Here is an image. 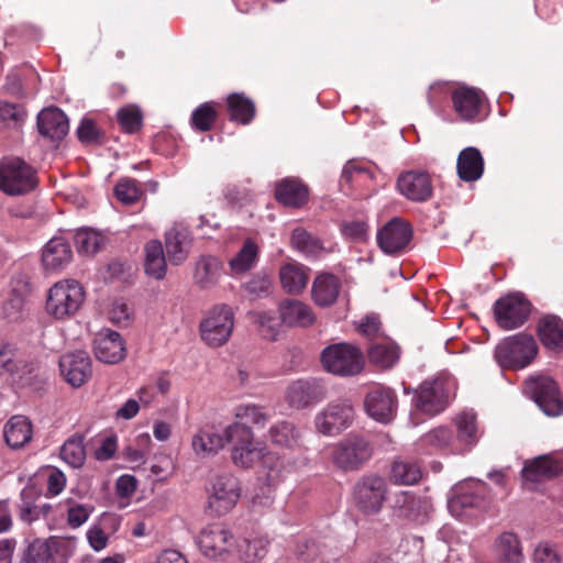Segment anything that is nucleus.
I'll use <instances>...</instances> for the list:
<instances>
[{
    "label": "nucleus",
    "mask_w": 563,
    "mask_h": 563,
    "mask_svg": "<svg viewBox=\"0 0 563 563\" xmlns=\"http://www.w3.org/2000/svg\"><path fill=\"white\" fill-rule=\"evenodd\" d=\"M84 301L85 290L77 280H60L49 288L45 311L55 320L64 321L76 316Z\"/></svg>",
    "instance_id": "f257e3e1"
},
{
    "label": "nucleus",
    "mask_w": 563,
    "mask_h": 563,
    "mask_svg": "<svg viewBox=\"0 0 563 563\" xmlns=\"http://www.w3.org/2000/svg\"><path fill=\"white\" fill-rule=\"evenodd\" d=\"M38 185L36 170L20 157L0 159V190L8 196H24Z\"/></svg>",
    "instance_id": "f03ea898"
},
{
    "label": "nucleus",
    "mask_w": 563,
    "mask_h": 563,
    "mask_svg": "<svg viewBox=\"0 0 563 563\" xmlns=\"http://www.w3.org/2000/svg\"><path fill=\"white\" fill-rule=\"evenodd\" d=\"M539 352L534 338L518 333L504 339L495 349L494 356L503 368L521 369L530 365Z\"/></svg>",
    "instance_id": "7ed1b4c3"
},
{
    "label": "nucleus",
    "mask_w": 563,
    "mask_h": 563,
    "mask_svg": "<svg viewBox=\"0 0 563 563\" xmlns=\"http://www.w3.org/2000/svg\"><path fill=\"white\" fill-rule=\"evenodd\" d=\"M321 363L329 373L349 377L360 374L365 362L364 355L357 346L341 342L331 344L322 351Z\"/></svg>",
    "instance_id": "20e7f679"
},
{
    "label": "nucleus",
    "mask_w": 563,
    "mask_h": 563,
    "mask_svg": "<svg viewBox=\"0 0 563 563\" xmlns=\"http://www.w3.org/2000/svg\"><path fill=\"white\" fill-rule=\"evenodd\" d=\"M208 507L217 516L231 511L241 497L239 479L230 473L217 474L207 486Z\"/></svg>",
    "instance_id": "39448f33"
},
{
    "label": "nucleus",
    "mask_w": 563,
    "mask_h": 563,
    "mask_svg": "<svg viewBox=\"0 0 563 563\" xmlns=\"http://www.w3.org/2000/svg\"><path fill=\"white\" fill-rule=\"evenodd\" d=\"M262 459L263 467L266 470V482L268 486H275L283 479L284 463L275 453L262 454L254 442L252 444L232 446L231 460L238 467L250 468Z\"/></svg>",
    "instance_id": "423d86ee"
},
{
    "label": "nucleus",
    "mask_w": 563,
    "mask_h": 563,
    "mask_svg": "<svg viewBox=\"0 0 563 563\" xmlns=\"http://www.w3.org/2000/svg\"><path fill=\"white\" fill-rule=\"evenodd\" d=\"M388 485L378 475H366L360 478L353 489L355 507L365 516L380 512L387 498Z\"/></svg>",
    "instance_id": "0eeeda50"
},
{
    "label": "nucleus",
    "mask_w": 563,
    "mask_h": 563,
    "mask_svg": "<svg viewBox=\"0 0 563 563\" xmlns=\"http://www.w3.org/2000/svg\"><path fill=\"white\" fill-rule=\"evenodd\" d=\"M373 454L371 442L362 435L349 434L333 449V463L345 472L360 470Z\"/></svg>",
    "instance_id": "6e6552de"
},
{
    "label": "nucleus",
    "mask_w": 563,
    "mask_h": 563,
    "mask_svg": "<svg viewBox=\"0 0 563 563\" xmlns=\"http://www.w3.org/2000/svg\"><path fill=\"white\" fill-rule=\"evenodd\" d=\"M531 313L530 301L520 292L499 298L494 305L497 324L504 330H514L523 325Z\"/></svg>",
    "instance_id": "1a4fd4ad"
},
{
    "label": "nucleus",
    "mask_w": 563,
    "mask_h": 563,
    "mask_svg": "<svg viewBox=\"0 0 563 563\" xmlns=\"http://www.w3.org/2000/svg\"><path fill=\"white\" fill-rule=\"evenodd\" d=\"M233 325L231 308L227 305L216 306L200 323L201 339L210 346H221L229 340Z\"/></svg>",
    "instance_id": "9d476101"
},
{
    "label": "nucleus",
    "mask_w": 563,
    "mask_h": 563,
    "mask_svg": "<svg viewBox=\"0 0 563 563\" xmlns=\"http://www.w3.org/2000/svg\"><path fill=\"white\" fill-rule=\"evenodd\" d=\"M452 383L448 378L424 380L413 398L415 406L423 413L434 416L449 405Z\"/></svg>",
    "instance_id": "9b49d317"
},
{
    "label": "nucleus",
    "mask_w": 563,
    "mask_h": 563,
    "mask_svg": "<svg viewBox=\"0 0 563 563\" xmlns=\"http://www.w3.org/2000/svg\"><path fill=\"white\" fill-rule=\"evenodd\" d=\"M396 393L383 385L373 386L365 396L364 408L369 417L382 423L391 421L397 411Z\"/></svg>",
    "instance_id": "f8f14e48"
},
{
    "label": "nucleus",
    "mask_w": 563,
    "mask_h": 563,
    "mask_svg": "<svg viewBox=\"0 0 563 563\" xmlns=\"http://www.w3.org/2000/svg\"><path fill=\"white\" fill-rule=\"evenodd\" d=\"M353 417L354 410L350 401L332 402L316 416V429L324 435H335L352 423Z\"/></svg>",
    "instance_id": "ddd939ff"
},
{
    "label": "nucleus",
    "mask_w": 563,
    "mask_h": 563,
    "mask_svg": "<svg viewBox=\"0 0 563 563\" xmlns=\"http://www.w3.org/2000/svg\"><path fill=\"white\" fill-rule=\"evenodd\" d=\"M455 113L462 121L481 120V113L486 100L485 93L475 87L459 86L451 92Z\"/></svg>",
    "instance_id": "4468645a"
},
{
    "label": "nucleus",
    "mask_w": 563,
    "mask_h": 563,
    "mask_svg": "<svg viewBox=\"0 0 563 563\" xmlns=\"http://www.w3.org/2000/svg\"><path fill=\"white\" fill-rule=\"evenodd\" d=\"M563 474V451L553 452L526 461L521 471L526 482L540 483Z\"/></svg>",
    "instance_id": "2eb2a0df"
},
{
    "label": "nucleus",
    "mask_w": 563,
    "mask_h": 563,
    "mask_svg": "<svg viewBox=\"0 0 563 563\" xmlns=\"http://www.w3.org/2000/svg\"><path fill=\"white\" fill-rule=\"evenodd\" d=\"M412 239V229L408 222L400 218L388 221L377 232V243L386 254L401 253Z\"/></svg>",
    "instance_id": "dca6fc26"
},
{
    "label": "nucleus",
    "mask_w": 563,
    "mask_h": 563,
    "mask_svg": "<svg viewBox=\"0 0 563 563\" xmlns=\"http://www.w3.org/2000/svg\"><path fill=\"white\" fill-rule=\"evenodd\" d=\"M533 398L539 408L549 417L563 415V399L558 384L550 377H539L531 382Z\"/></svg>",
    "instance_id": "f3484780"
},
{
    "label": "nucleus",
    "mask_w": 563,
    "mask_h": 563,
    "mask_svg": "<svg viewBox=\"0 0 563 563\" xmlns=\"http://www.w3.org/2000/svg\"><path fill=\"white\" fill-rule=\"evenodd\" d=\"M59 369L69 385L80 387L92 375L91 358L85 351L66 353L59 358Z\"/></svg>",
    "instance_id": "a211bd4d"
},
{
    "label": "nucleus",
    "mask_w": 563,
    "mask_h": 563,
    "mask_svg": "<svg viewBox=\"0 0 563 563\" xmlns=\"http://www.w3.org/2000/svg\"><path fill=\"white\" fill-rule=\"evenodd\" d=\"M22 563H66L63 543L55 537L36 538L29 542L22 553Z\"/></svg>",
    "instance_id": "6ab92c4d"
},
{
    "label": "nucleus",
    "mask_w": 563,
    "mask_h": 563,
    "mask_svg": "<svg viewBox=\"0 0 563 563\" xmlns=\"http://www.w3.org/2000/svg\"><path fill=\"white\" fill-rule=\"evenodd\" d=\"M233 543V534L220 523L207 526L198 537V545L201 552L212 559L229 552Z\"/></svg>",
    "instance_id": "aec40b11"
},
{
    "label": "nucleus",
    "mask_w": 563,
    "mask_h": 563,
    "mask_svg": "<svg viewBox=\"0 0 563 563\" xmlns=\"http://www.w3.org/2000/svg\"><path fill=\"white\" fill-rule=\"evenodd\" d=\"M397 189L407 199L423 202L431 198L433 192L431 177L427 172L408 170L399 175Z\"/></svg>",
    "instance_id": "412c9836"
},
{
    "label": "nucleus",
    "mask_w": 563,
    "mask_h": 563,
    "mask_svg": "<svg viewBox=\"0 0 563 563\" xmlns=\"http://www.w3.org/2000/svg\"><path fill=\"white\" fill-rule=\"evenodd\" d=\"M93 352L100 362L117 364L125 357V344L118 332L107 329L96 335Z\"/></svg>",
    "instance_id": "4be33fe9"
},
{
    "label": "nucleus",
    "mask_w": 563,
    "mask_h": 563,
    "mask_svg": "<svg viewBox=\"0 0 563 563\" xmlns=\"http://www.w3.org/2000/svg\"><path fill=\"white\" fill-rule=\"evenodd\" d=\"M36 124L40 134L52 141H62L69 131L68 118L56 107L43 109L37 114Z\"/></svg>",
    "instance_id": "5701e85b"
},
{
    "label": "nucleus",
    "mask_w": 563,
    "mask_h": 563,
    "mask_svg": "<svg viewBox=\"0 0 563 563\" xmlns=\"http://www.w3.org/2000/svg\"><path fill=\"white\" fill-rule=\"evenodd\" d=\"M191 242L189 229L183 224H174L165 233V249L169 262L174 265L183 263L189 255Z\"/></svg>",
    "instance_id": "b1692460"
},
{
    "label": "nucleus",
    "mask_w": 563,
    "mask_h": 563,
    "mask_svg": "<svg viewBox=\"0 0 563 563\" xmlns=\"http://www.w3.org/2000/svg\"><path fill=\"white\" fill-rule=\"evenodd\" d=\"M224 445L223 430L214 424L201 427L191 440L192 450L200 457L216 455Z\"/></svg>",
    "instance_id": "393cba45"
},
{
    "label": "nucleus",
    "mask_w": 563,
    "mask_h": 563,
    "mask_svg": "<svg viewBox=\"0 0 563 563\" xmlns=\"http://www.w3.org/2000/svg\"><path fill=\"white\" fill-rule=\"evenodd\" d=\"M393 510L398 518L422 523L427 518L428 506L411 492H400L395 495Z\"/></svg>",
    "instance_id": "a878e982"
},
{
    "label": "nucleus",
    "mask_w": 563,
    "mask_h": 563,
    "mask_svg": "<svg viewBox=\"0 0 563 563\" xmlns=\"http://www.w3.org/2000/svg\"><path fill=\"white\" fill-rule=\"evenodd\" d=\"M279 316L288 327L308 328L316 321L312 308L297 299H285L279 303Z\"/></svg>",
    "instance_id": "bb28decb"
},
{
    "label": "nucleus",
    "mask_w": 563,
    "mask_h": 563,
    "mask_svg": "<svg viewBox=\"0 0 563 563\" xmlns=\"http://www.w3.org/2000/svg\"><path fill=\"white\" fill-rule=\"evenodd\" d=\"M342 284L338 276L331 273L319 274L312 283L311 297L319 307H330L338 300Z\"/></svg>",
    "instance_id": "cd10ccee"
},
{
    "label": "nucleus",
    "mask_w": 563,
    "mask_h": 563,
    "mask_svg": "<svg viewBox=\"0 0 563 563\" xmlns=\"http://www.w3.org/2000/svg\"><path fill=\"white\" fill-rule=\"evenodd\" d=\"M542 345L554 352H563V320L555 314L542 317L537 324Z\"/></svg>",
    "instance_id": "c85d7f7f"
},
{
    "label": "nucleus",
    "mask_w": 563,
    "mask_h": 563,
    "mask_svg": "<svg viewBox=\"0 0 563 563\" xmlns=\"http://www.w3.org/2000/svg\"><path fill=\"white\" fill-rule=\"evenodd\" d=\"M484 158L478 148L468 146L463 148L456 161V173L461 180L473 183L484 173Z\"/></svg>",
    "instance_id": "c756f323"
},
{
    "label": "nucleus",
    "mask_w": 563,
    "mask_h": 563,
    "mask_svg": "<svg viewBox=\"0 0 563 563\" xmlns=\"http://www.w3.org/2000/svg\"><path fill=\"white\" fill-rule=\"evenodd\" d=\"M73 252L69 243L62 236L51 239L42 253V263L47 271H59L70 263Z\"/></svg>",
    "instance_id": "7c9ffc66"
},
{
    "label": "nucleus",
    "mask_w": 563,
    "mask_h": 563,
    "mask_svg": "<svg viewBox=\"0 0 563 563\" xmlns=\"http://www.w3.org/2000/svg\"><path fill=\"white\" fill-rule=\"evenodd\" d=\"M309 197L308 187L296 178H285L276 185L275 198L287 207L300 208Z\"/></svg>",
    "instance_id": "2f4dec72"
},
{
    "label": "nucleus",
    "mask_w": 563,
    "mask_h": 563,
    "mask_svg": "<svg viewBox=\"0 0 563 563\" xmlns=\"http://www.w3.org/2000/svg\"><path fill=\"white\" fill-rule=\"evenodd\" d=\"M225 107L230 121L238 124L247 125L256 115L255 102L243 92L230 93Z\"/></svg>",
    "instance_id": "473e14b6"
},
{
    "label": "nucleus",
    "mask_w": 563,
    "mask_h": 563,
    "mask_svg": "<svg viewBox=\"0 0 563 563\" xmlns=\"http://www.w3.org/2000/svg\"><path fill=\"white\" fill-rule=\"evenodd\" d=\"M310 269L300 263H287L279 268L283 289L288 294H300L307 287Z\"/></svg>",
    "instance_id": "72a5a7b5"
},
{
    "label": "nucleus",
    "mask_w": 563,
    "mask_h": 563,
    "mask_svg": "<svg viewBox=\"0 0 563 563\" xmlns=\"http://www.w3.org/2000/svg\"><path fill=\"white\" fill-rule=\"evenodd\" d=\"M33 434L32 423L24 416H13L3 428L7 444L13 449L24 446L31 441Z\"/></svg>",
    "instance_id": "f704fd0d"
},
{
    "label": "nucleus",
    "mask_w": 563,
    "mask_h": 563,
    "mask_svg": "<svg viewBox=\"0 0 563 563\" xmlns=\"http://www.w3.org/2000/svg\"><path fill=\"white\" fill-rule=\"evenodd\" d=\"M367 355L371 364L382 369H388L398 362L399 347L389 339L383 338L369 345Z\"/></svg>",
    "instance_id": "c9c22d12"
},
{
    "label": "nucleus",
    "mask_w": 563,
    "mask_h": 563,
    "mask_svg": "<svg viewBox=\"0 0 563 563\" xmlns=\"http://www.w3.org/2000/svg\"><path fill=\"white\" fill-rule=\"evenodd\" d=\"M33 371V364L19 360L9 344L0 345V376L8 374L13 380L22 382L24 376Z\"/></svg>",
    "instance_id": "e433bc0d"
},
{
    "label": "nucleus",
    "mask_w": 563,
    "mask_h": 563,
    "mask_svg": "<svg viewBox=\"0 0 563 563\" xmlns=\"http://www.w3.org/2000/svg\"><path fill=\"white\" fill-rule=\"evenodd\" d=\"M495 553L500 563H521L523 560L520 540L512 532H504L498 537Z\"/></svg>",
    "instance_id": "4c0bfd02"
},
{
    "label": "nucleus",
    "mask_w": 563,
    "mask_h": 563,
    "mask_svg": "<svg viewBox=\"0 0 563 563\" xmlns=\"http://www.w3.org/2000/svg\"><path fill=\"white\" fill-rule=\"evenodd\" d=\"M221 276V263L214 256H201L196 264L195 283L202 289L213 287Z\"/></svg>",
    "instance_id": "58836bf2"
},
{
    "label": "nucleus",
    "mask_w": 563,
    "mask_h": 563,
    "mask_svg": "<svg viewBox=\"0 0 563 563\" xmlns=\"http://www.w3.org/2000/svg\"><path fill=\"white\" fill-rule=\"evenodd\" d=\"M145 273L159 280L166 275V257L163 245L157 240L148 241L144 246Z\"/></svg>",
    "instance_id": "ea45409f"
},
{
    "label": "nucleus",
    "mask_w": 563,
    "mask_h": 563,
    "mask_svg": "<svg viewBox=\"0 0 563 563\" xmlns=\"http://www.w3.org/2000/svg\"><path fill=\"white\" fill-rule=\"evenodd\" d=\"M268 435L273 444L282 448L294 450L302 445L300 431L288 421L272 426Z\"/></svg>",
    "instance_id": "a19ab883"
},
{
    "label": "nucleus",
    "mask_w": 563,
    "mask_h": 563,
    "mask_svg": "<svg viewBox=\"0 0 563 563\" xmlns=\"http://www.w3.org/2000/svg\"><path fill=\"white\" fill-rule=\"evenodd\" d=\"M290 243L294 249L307 257L317 258L324 252L322 241L301 227L292 230Z\"/></svg>",
    "instance_id": "79ce46f5"
},
{
    "label": "nucleus",
    "mask_w": 563,
    "mask_h": 563,
    "mask_svg": "<svg viewBox=\"0 0 563 563\" xmlns=\"http://www.w3.org/2000/svg\"><path fill=\"white\" fill-rule=\"evenodd\" d=\"M457 434L455 440L463 451L478 440L476 416L473 412H462L455 419Z\"/></svg>",
    "instance_id": "37998d69"
},
{
    "label": "nucleus",
    "mask_w": 563,
    "mask_h": 563,
    "mask_svg": "<svg viewBox=\"0 0 563 563\" xmlns=\"http://www.w3.org/2000/svg\"><path fill=\"white\" fill-rule=\"evenodd\" d=\"M287 401L290 407L302 409L317 398L316 387L307 380H296L287 388Z\"/></svg>",
    "instance_id": "c03bdc74"
},
{
    "label": "nucleus",
    "mask_w": 563,
    "mask_h": 563,
    "mask_svg": "<svg viewBox=\"0 0 563 563\" xmlns=\"http://www.w3.org/2000/svg\"><path fill=\"white\" fill-rule=\"evenodd\" d=\"M84 435L79 433L68 438L60 448V457L74 468L81 467L86 461Z\"/></svg>",
    "instance_id": "a18cd8bd"
},
{
    "label": "nucleus",
    "mask_w": 563,
    "mask_h": 563,
    "mask_svg": "<svg viewBox=\"0 0 563 563\" xmlns=\"http://www.w3.org/2000/svg\"><path fill=\"white\" fill-rule=\"evenodd\" d=\"M422 471L415 461L399 460L391 465V479L398 485H413L421 479Z\"/></svg>",
    "instance_id": "49530a36"
},
{
    "label": "nucleus",
    "mask_w": 563,
    "mask_h": 563,
    "mask_svg": "<svg viewBox=\"0 0 563 563\" xmlns=\"http://www.w3.org/2000/svg\"><path fill=\"white\" fill-rule=\"evenodd\" d=\"M258 257V246L252 239H246L238 252L230 261L231 271L234 274H242L250 271Z\"/></svg>",
    "instance_id": "de8ad7c7"
},
{
    "label": "nucleus",
    "mask_w": 563,
    "mask_h": 563,
    "mask_svg": "<svg viewBox=\"0 0 563 563\" xmlns=\"http://www.w3.org/2000/svg\"><path fill=\"white\" fill-rule=\"evenodd\" d=\"M234 416L239 422L247 426L251 423L257 428H263L269 421L272 415L268 410L255 404H243L234 409Z\"/></svg>",
    "instance_id": "09e8293b"
},
{
    "label": "nucleus",
    "mask_w": 563,
    "mask_h": 563,
    "mask_svg": "<svg viewBox=\"0 0 563 563\" xmlns=\"http://www.w3.org/2000/svg\"><path fill=\"white\" fill-rule=\"evenodd\" d=\"M143 112L136 104H126L117 111L120 129L128 134H136L143 128Z\"/></svg>",
    "instance_id": "8fccbe9b"
},
{
    "label": "nucleus",
    "mask_w": 563,
    "mask_h": 563,
    "mask_svg": "<svg viewBox=\"0 0 563 563\" xmlns=\"http://www.w3.org/2000/svg\"><path fill=\"white\" fill-rule=\"evenodd\" d=\"M30 284L24 280H16L8 300L3 303V312L8 319L14 320L24 307L25 299L30 294Z\"/></svg>",
    "instance_id": "3c124183"
},
{
    "label": "nucleus",
    "mask_w": 563,
    "mask_h": 563,
    "mask_svg": "<svg viewBox=\"0 0 563 563\" xmlns=\"http://www.w3.org/2000/svg\"><path fill=\"white\" fill-rule=\"evenodd\" d=\"M421 441L435 449H450L452 452L463 451V448L457 444L453 431L448 427H438L429 431L421 438Z\"/></svg>",
    "instance_id": "603ef678"
},
{
    "label": "nucleus",
    "mask_w": 563,
    "mask_h": 563,
    "mask_svg": "<svg viewBox=\"0 0 563 563\" xmlns=\"http://www.w3.org/2000/svg\"><path fill=\"white\" fill-rule=\"evenodd\" d=\"M269 540L265 536H255L245 538L239 544L241 551V559L245 563H254L264 559L268 552Z\"/></svg>",
    "instance_id": "864d4df0"
},
{
    "label": "nucleus",
    "mask_w": 563,
    "mask_h": 563,
    "mask_svg": "<svg viewBox=\"0 0 563 563\" xmlns=\"http://www.w3.org/2000/svg\"><path fill=\"white\" fill-rule=\"evenodd\" d=\"M25 118L26 111L23 106L0 101V130H20Z\"/></svg>",
    "instance_id": "5fc2aeb1"
},
{
    "label": "nucleus",
    "mask_w": 563,
    "mask_h": 563,
    "mask_svg": "<svg viewBox=\"0 0 563 563\" xmlns=\"http://www.w3.org/2000/svg\"><path fill=\"white\" fill-rule=\"evenodd\" d=\"M218 115V110L212 102H203L192 111L191 126L199 132H208L213 128Z\"/></svg>",
    "instance_id": "6e6d98bb"
},
{
    "label": "nucleus",
    "mask_w": 563,
    "mask_h": 563,
    "mask_svg": "<svg viewBox=\"0 0 563 563\" xmlns=\"http://www.w3.org/2000/svg\"><path fill=\"white\" fill-rule=\"evenodd\" d=\"M114 196L123 205L131 206L144 196V191L137 180L122 178L114 187Z\"/></svg>",
    "instance_id": "4d7b16f0"
},
{
    "label": "nucleus",
    "mask_w": 563,
    "mask_h": 563,
    "mask_svg": "<svg viewBox=\"0 0 563 563\" xmlns=\"http://www.w3.org/2000/svg\"><path fill=\"white\" fill-rule=\"evenodd\" d=\"M34 488L24 487L20 493L21 503L18 505V517L19 519L31 525L40 520L36 504L34 503Z\"/></svg>",
    "instance_id": "13d9d810"
},
{
    "label": "nucleus",
    "mask_w": 563,
    "mask_h": 563,
    "mask_svg": "<svg viewBox=\"0 0 563 563\" xmlns=\"http://www.w3.org/2000/svg\"><path fill=\"white\" fill-rule=\"evenodd\" d=\"M225 444L232 443L233 446L252 444L254 442V433L251 427L243 422L235 421L223 429Z\"/></svg>",
    "instance_id": "bf43d9fd"
},
{
    "label": "nucleus",
    "mask_w": 563,
    "mask_h": 563,
    "mask_svg": "<svg viewBox=\"0 0 563 563\" xmlns=\"http://www.w3.org/2000/svg\"><path fill=\"white\" fill-rule=\"evenodd\" d=\"M484 504V498L477 494L466 493L457 495L449 500V509L452 515L462 517L470 509L479 508Z\"/></svg>",
    "instance_id": "052dcab7"
},
{
    "label": "nucleus",
    "mask_w": 563,
    "mask_h": 563,
    "mask_svg": "<svg viewBox=\"0 0 563 563\" xmlns=\"http://www.w3.org/2000/svg\"><path fill=\"white\" fill-rule=\"evenodd\" d=\"M74 241L78 253L95 254L99 251L102 238L90 229H80L75 233Z\"/></svg>",
    "instance_id": "680f3d73"
},
{
    "label": "nucleus",
    "mask_w": 563,
    "mask_h": 563,
    "mask_svg": "<svg viewBox=\"0 0 563 563\" xmlns=\"http://www.w3.org/2000/svg\"><path fill=\"white\" fill-rule=\"evenodd\" d=\"M357 331L364 338L377 342L384 336L379 317L372 313L365 316L357 325Z\"/></svg>",
    "instance_id": "e2e57ef3"
},
{
    "label": "nucleus",
    "mask_w": 563,
    "mask_h": 563,
    "mask_svg": "<svg viewBox=\"0 0 563 563\" xmlns=\"http://www.w3.org/2000/svg\"><path fill=\"white\" fill-rule=\"evenodd\" d=\"M77 136L78 140L85 144H101L103 142V133L90 119L81 120L77 129Z\"/></svg>",
    "instance_id": "0e129e2a"
},
{
    "label": "nucleus",
    "mask_w": 563,
    "mask_h": 563,
    "mask_svg": "<svg viewBox=\"0 0 563 563\" xmlns=\"http://www.w3.org/2000/svg\"><path fill=\"white\" fill-rule=\"evenodd\" d=\"M272 285V279L266 274H256L243 287L250 296L262 298L269 295Z\"/></svg>",
    "instance_id": "69168bd1"
},
{
    "label": "nucleus",
    "mask_w": 563,
    "mask_h": 563,
    "mask_svg": "<svg viewBox=\"0 0 563 563\" xmlns=\"http://www.w3.org/2000/svg\"><path fill=\"white\" fill-rule=\"evenodd\" d=\"M562 559L555 547L549 542H541L533 553L534 563H561Z\"/></svg>",
    "instance_id": "338daca9"
},
{
    "label": "nucleus",
    "mask_w": 563,
    "mask_h": 563,
    "mask_svg": "<svg viewBox=\"0 0 563 563\" xmlns=\"http://www.w3.org/2000/svg\"><path fill=\"white\" fill-rule=\"evenodd\" d=\"M92 508L76 504L67 510V523L70 528L76 529L82 526L89 518Z\"/></svg>",
    "instance_id": "774afa93"
}]
</instances>
